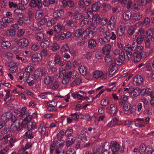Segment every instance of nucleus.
I'll list each match as a JSON object with an SVG mask.
<instances>
[{
  "label": "nucleus",
  "instance_id": "obj_7",
  "mask_svg": "<svg viewBox=\"0 0 154 154\" xmlns=\"http://www.w3.org/2000/svg\"><path fill=\"white\" fill-rule=\"evenodd\" d=\"M25 122L24 119L22 123L20 124L19 121H17L16 122V124H15L14 126V128L17 131H20L23 128L24 129H26V126L25 125L26 124Z\"/></svg>",
  "mask_w": 154,
  "mask_h": 154
},
{
  "label": "nucleus",
  "instance_id": "obj_1",
  "mask_svg": "<svg viewBox=\"0 0 154 154\" xmlns=\"http://www.w3.org/2000/svg\"><path fill=\"white\" fill-rule=\"evenodd\" d=\"M32 116H28L26 117V118H24V121L26 122V124H25L26 129L32 130L36 128L35 122L31 121L32 119Z\"/></svg>",
  "mask_w": 154,
  "mask_h": 154
},
{
  "label": "nucleus",
  "instance_id": "obj_10",
  "mask_svg": "<svg viewBox=\"0 0 154 154\" xmlns=\"http://www.w3.org/2000/svg\"><path fill=\"white\" fill-rule=\"evenodd\" d=\"M111 144V148L113 153L114 154H117L119 150V144L116 142H113Z\"/></svg>",
  "mask_w": 154,
  "mask_h": 154
},
{
  "label": "nucleus",
  "instance_id": "obj_37",
  "mask_svg": "<svg viewBox=\"0 0 154 154\" xmlns=\"http://www.w3.org/2000/svg\"><path fill=\"white\" fill-rule=\"evenodd\" d=\"M1 47L4 49L9 48L11 46L10 42L5 40L1 44Z\"/></svg>",
  "mask_w": 154,
  "mask_h": 154
},
{
  "label": "nucleus",
  "instance_id": "obj_50",
  "mask_svg": "<svg viewBox=\"0 0 154 154\" xmlns=\"http://www.w3.org/2000/svg\"><path fill=\"white\" fill-rule=\"evenodd\" d=\"M25 32V30L23 29H20L17 32V36L18 37L20 38L23 36Z\"/></svg>",
  "mask_w": 154,
  "mask_h": 154
},
{
  "label": "nucleus",
  "instance_id": "obj_24",
  "mask_svg": "<svg viewBox=\"0 0 154 154\" xmlns=\"http://www.w3.org/2000/svg\"><path fill=\"white\" fill-rule=\"evenodd\" d=\"M128 97L125 95H123L119 101V105L122 106L123 104L127 102H128L127 100H128Z\"/></svg>",
  "mask_w": 154,
  "mask_h": 154
},
{
  "label": "nucleus",
  "instance_id": "obj_55",
  "mask_svg": "<svg viewBox=\"0 0 154 154\" xmlns=\"http://www.w3.org/2000/svg\"><path fill=\"white\" fill-rule=\"evenodd\" d=\"M150 40L148 38L145 37L144 38V42H145L146 47L147 48H150Z\"/></svg>",
  "mask_w": 154,
  "mask_h": 154
},
{
  "label": "nucleus",
  "instance_id": "obj_14",
  "mask_svg": "<svg viewBox=\"0 0 154 154\" xmlns=\"http://www.w3.org/2000/svg\"><path fill=\"white\" fill-rule=\"evenodd\" d=\"M62 4L63 7H68L70 8L73 7L74 5V1L72 0H63Z\"/></svg>",
  "mask_w": 154,
  "mask_h": 154
},
{
  "label": "nucleus",
  "instance_id": "obj_28",
  "mask_svg": "<svg viewBox=\"0 0 154 154\" xmlns=\"http://www.w3.org/2000/svg\"><path fill=\"white\" fill-rule=\"evenodd\" d=\"M122 53L121 56H119L118 58H116L114 60L115 63L116 64L120 65H121L123 62L124 61V59L122 58V54L124 55Z\"/></svg>",
  "mask_w": 154,
  "mask_h": 154
},
{
  "label": "nucleus",
  "instance_id": "obj_9",
  "mask_svg": "<svg viewBox=\"0 0 154 154\" xmlns=\"http://www.w3.org/2000/svg\"><path fill=\"white\" fill-rule=\"evenodd\" d=\"M116 20L113 16H112L108 23L107 27L109 30H112L115 27Z\"/></svg>",
  "mask_w": 154,
  "mask_h": 154
},
{
  "label": "nucleus",
  "instance_id": "obj_20",
  "mask_svg": "<svg viewBox=\"0 0 154 154\" xmlns=\"http://www.w3.org/2000/svg\"><path fill=\"white\" fill-rule=\"evenodd\" d=\"M75 137L72 136H70L68 137L66 141V146L68 147L73 144L75 142Z\"/></svg>",
  "mask_w": 154,
  "mask_h": 154
},
{
  "label": "nucleus",
  "instance_id": "obj_5",
  "mask_svg": "<svg viewBox=\"0 0 154 154\" xmlns=\"http://www.w3.org/2000/svg\"><path fill=\"white\" fill-rule=\"evenodd\" d=\"M29 6L33 8L40 9L42 7L41 0H32L29 3Z\"/></svg>",
  "mask_w": 154,
  "mask_h": 154
},
{
  "label": "nucleus",
  "instance_id": "obj_19",
  "mask_svg": "<svg viewBox=\"0 0 154 154\" xmlns=\"http://www.w3.org/2000/svg\"><path fill=\"white\" fill-rule=\"evenodd\" d=\"M14 13L16 15L15 19L16 20L22 19L24 17V15L22 12L18 9H15L14 11Z\"/></svg>",
  "mask_w": 154,
  "mask_h": 154
},
{
  "label": "nucleus",
  "instance_id": "obj_18",
  "mask_svg": "<svg viewBox=\"0 0 154 154\" xmlns=\"http://www.w3.org/2000/svg\"><path fill=\"white\" fill-rule=\"evenodd\" d=\"M97 42L94 39H90L88 42V47L90 49H93L97 46Z\"/></svg>",
  "mask_w": 154,
  "mask_h": 154
},
{
  "label": "nucleus",
  "instance_id": "obj_49",
  "mask_svg": "<svg viewBox=\"0 0 154 154\" xmlns=\"http://www.w3.org/2000/svg\"><path fill=\"white\" fill-rule=\"evenodd\" d=\"M26 112V109L24 108H22L20 111V115H21L23 118H26V117L28 116H31L27 113L25 114V112Z\"/></svg>",
  "mask_w": 154,
  "mask_h": 154
},
{
  "label": "nucleus",
  "instance_id": "obj_33",
  "mask_svg": "<svg viewBox=\"0 0 154 154\" xmlns=\"http://www.w3.org/2000/svg\"><path fill=\"white\" fill-rule=\"evenodd\" d=\"M64 29V26L60 23H57V25L55 26L54 28V31L58 33L61 30H63Z\"/></svg>",
  "mask_w": 154,
  "mask_h": 154
},
{
  "label": "nucleus",
  "instance_id": "obj_3",
  "mask_svg": "<svg viewBox=\"0 0 154 154\" xmlns=\"http://www.w3.org/2000/svg\"><path fill=\"white\" fill-rule=\"evenodd\" d=\"M72 10L73 11V18L75 20H79L85 17L83 14H82V13H79L77 11V8H75L72 9Z\"/></svg>",
  "mask_w": 154,
  "mask_h": 154
},
{
  "label": "nucleus",
  "instance_id": "obj_27",
  "mask_svg": "<svg viewBox=\"0 0 154 154\" xmlns=\"http://www.w3.org/2000/svg\"><path fill=\"white\" fill-rule=\"evenodd\" d=\"M56 63L54 61L52 60L49 61L48 63V65L50 67V69L53 72H55L57 70L56 67Z\"/></svg>",
  "mask_w": 154,
  "mask_h": 154
},
{
  "label": "nucleus",
  "instance_id": "obj_23",
  "mask_svg": "<svg viewBox=\"0 0 154 154\" xmlns=\"http://www.w3.org/2000/svg\"><path fill=\"white\" fill-rule=\"evenodd\" d=\"M54 77L53 76H46L44 79V82L46 85L51 84L53 82Z\"/></svg>",
  "mask_w": 154,
  "mask_h": 154
},
{
  "label": "nucleus",
  "instance_id": "obj_58",
  "mask_svg": "<svg viewBox=\"0 0 154 154\" xmlns=\"http://www.w3.org/2000/svg\"><path fill=\"white\" fill-rule=\"evenodd\" d=\"M34 69V68L32 66L29 65L25 68V70L26 72L30 73V72H32L33 71Z\"/></svg>",
  "mask_w": 154,
  "mask_h": 154
},
{
  "label": "nucleus",
  "instance_id": "obj_25",
  "mask_svg": "<svg viewBox=\"0 0 154 154\" xmlns=\"http://www.w3.org/2000/svg\"><path fill=\"white\" fill-rule=\"evenodd\" d=\"M144 120L143 119H137L135 121V125L137 127H142L145 126L143 123Z\"/></svg>",
  "mask_w": 154,
  "mask_h": 154
},
{
  "label": "nucleus",
  "instance_id": "obj_52",
  "mask_svg": "<svg viewBox=\"0 0 154 154\" xmlns=\"http://www.w3.org/2000/svg\"><path fill=\"white\" fill-rule=\"evenodd\" d=\"M102 16L101 15L96 14L94 15L92 19L94 21H100L101 19Z\"/></svg>",
  "mask_w": 154,
  "mask_h": 154
},
{
  "label": "nucleus",
  "instance_id": "obj_51",
  "mask_svg": "<svg viewBox=\"0 0 154 154\" xmlns=\"http://www.w3.org/2000/svg\"><path fill=\"white\" fill-rule=\"evenodd\" d=\"M121 3H123L125 5H127V8L129 9L132 4V1L130 0H124Z\"/></svg>",
  "mask_w": 154,
  "mask_h": 154
},
{
  "label": "nucleus",
  "instance_id": "obj_11",
  "mask_svg": "<svg viewBox=\"0 0 154 154\" xmlns=\"http://www.w3.org/2000/svg\"><path fill=\"white\" fill-rule=\"evenodd\" d=\"M143 82V79L140 75L136 76L133 80V84L137 86L142 84Z\"/></svg>",
  "mask_w": 154,
  "mask_h": 154
},
{
  "label": "nucleus",
  "instance_id": "obj_12",
  "mask_svg": "<svg viewBox=\"0 0 154 154\" xmlns=\"http://www.w3.org/2000/svg\"><path fill=\"white\" fill-rule=\"evenodd\" d=\"M42 57L40 54L36 53L32 55L31 60L33 62H40L42 61Z\"/></svg>",
  "mask_w": 154,
  "mask_h": 154
},
{
  "label": "nucleus",
  "instance_id": "obj_44",
  "mask_svg": "<svg viewBox=\"0 0 154 154\" xmlns=\"http://www.w3.org/2000/svg\"><path fill=\"white\" fill-rule=\"evenodd\" d=\"M133 48H134V47L132 48L131 45L128 44L125 45L124 47V50L126 51V52L128 53H132L131 51H133Z\"/></svg>",
  "mask_w": 154,
  "mask_h": 154
},
{
  "label": "nucleus",
  "instance_id": "obj_2",
  "mask_svg": "<svg viewBox=\"0 0 154 154\" xmlns=\"http://www.w3.org/2000/svg\"><path fill=\"white\" fill-rule=\"evenodd\" d=\"M101 149V154H109L108 151L109 149V143L105 142L103 144L100 146V147Z\"/></svg>",
  "mask_w": 154,
  "mask_h": 154
},
{
  "label": "nucleus",
  "instance_id": "obj_42",
  "mask_svg": "<svg viewBox=\"0 0 154 154\" xmlns=\"http://www.w3.org/2000/svg\"><path fill=\"white\" fill-rule=\"evenodd\" d=\"M38 71L40 72L41 75L42 76H45L47 73V69L45 68L38 69Z\"/></svg>",
  "mask_w": 154,
  "mask_h": 154
},
{
  "label": "nucleus",
  "instance_id": "obj_31",
  "mask_svg": "<svg viewBox=\"0 0 154 154\" xmlns=\"http://www.w3.org/2000/svg\"><path fill=\"white\" fill-rule=\"evenodd\" d=\"M100 6V3L99 2H96L92 5L91 9L93 11H96L99 9Z\"/></svg>",
  "mask_w": 154,
  "mask_h": 154
},
{
  "label": "nucleus",
  "instance_id": "obj_56",
  "mask_svg": "<svg viewBox=\"0 0 154 154\" xmlns=\"http://www.w3.org/2000/svg\"><path fill=\"white\" fill-rule=\"evenodd\" d=\"M14 17H7L3 18L5 22L8 23H10L11 22L14 23Z\"/></svg>",
  "mask_w": 154,
  "mask_h": 154
},
{
  "label": "nucleus",
  "instance_id": "obj_21",
  "mask_svg": "<svg viewBox=\"0 0 154 154\" xmlns=\"http://www.w3.org/2000/svg\"><path fill=\"white\" fill-rule=\"evenodd\" d=\"M91 23V22L89 21L88 18H84L81 21L80 24V26L82 27L85 26H86L88 27Z\"/></svg>",
  "mask_w": 154,
  "mask_h": 154
},
{
  "label": "nucleus",
  "instance_id": "obj_15",
  "mask_svg": "<svg viewBox=\"0 0 154 154\" xmlns=\"http://www.w3.org/2000/svg\"><path fill=\"white\" fill-rule=\"evenodd\" d=\"M93 76L94 78L97 79L100 77H102V79H105L106 78V75L103 74L101 71H96L94 73Z\"/></svg>",
  "mask_w": 154,
  "mask_h": 154
},
{
  "label": "nucleus",
  "instance_id": "obj_32",
  "mask_svg": "<svg viewBox=\"0 0 154 154\" xmlns=\"http://www.w3.org/2000/svg\"><path fill=\"white\" fill-rule=\"evenodd\" d=\"M35 38L36 40L38 41H41L44 39V35L42 32H39L37 33L35 36Z\"/></svg>",
  "mask_w": 154,
  "mask_h": 154
},
{
  "label": "nucleus",
  "instance_id": "obj_4",
  "mask_svg": "<svg viewBox=\"0 0 154 154\" xmlns=\"http://www.w3.org/2000/svg\"><path fill=\"white\" fill-rule=\"evenodd\" d=\"M96 27L94 24H91L90 26L88 29V36L89 38H92L96 34V31H95Z\"/></svg>",
  "mask_w": 154,
  "mask_h": 154
},
{
  "label": "nucleus",
  "instance_id": "obj_22",
  "mask_svg": "<svg viewBox=\"0 0 154 154\" xmlns=\"http://www.w3.org/2000/svg\"><path fill=\"white\" fill-rule=\"evenodd\" d=\"M84 30L83 29H80L76 30L75 32V36L77 38H80L83 36Z\"/></svg>",
  "mask_w": 154,
  "mask_h": 154
},
{
  "label": "nucleus",
  "instance_id": "obj_6",
  "mask_svg": "<svg viewBox=\"0 0 154 154\" xmlns=\"http://www.w3.org/2000/svg\"><path fill=\"white\" fill-rule=\"evenodd\" d=\"M17 44L20 48H25L28 45V40L26 38H24L19 40Z\"/></svg>",
  "mask_w": 154,
  "mask_h": 154
},
{
  "label": "nucleus",
  "instance_id": "obj_64",
  "mask_svg": "<svg viewBox=\"0 0 154 154\" xmlns=\"http://www.w3.org/2000/svg\"><path fill=\"white\" fill-rule=\"evenodd\" d=\"M135 29L133 27H130L128 29V33L130 35H132L135 32Z\"/></svg>",
  "mask_w": 154,
  "mask_h": 154
},
{
  "label": "nucleus",
  "instance_id": "obj_36",
  "mask_svg": "<svg viewBox=\"0 0 154 154\" xmlns=\"http://www.w3.org/2000/svg\"><path fill=\"white\" fill-rule=\"evenodd\" d=\"M79 70L80 73L83 76H85L87 74V70L84 66H82L79 68Z\"/></svg>",
  "mask_w": 154,
  "mask_h": 154
},
{
  "label": "nucleus",
  "instance_id": "obj_59",
  "mask_svg": "<svg viewBox=\"0 0 154 154\" xmlns=\"http://www.w3.org/2000/svg\"><path fill=\"white\" fill-rule=\"evenodd\" d=\"M25 135L27 138L29 139L32 138L34 137L32 132L30 130L28 131L25 133Z\"/></svg>",
  "mask_w": 154,
  "mask_h": 154
},
{
  "label": "nucleus",
  "instance_id": "obj_30",
  "mask_svg": "<svg viewBox=\"0 0 154 154\" xmlns=\"http://www.w3.org/2000/svg\"><path fill=\"white\" fill-rule=\"evenodd\" d=\"M53 142L55 144V146L56 147L61 149L64 145V141L63 140H58L56 142L54 141H53Z\"/></svg>",
  "mask_w": 154,
  "mask_h": 154
},
{
  "label": "nucleus",
  "instance_id": "obj_13",
  "mask_svg": "<svg viewBox=\"0 0 154 154\" xmlns=\"http://www.w3.org/2000/svg\"><path fill=\"white\" fill-rule=\"evenodd\" d=\"M111 48V45L109 44L105 45L103 47L102 51L104 54H109Z\"/></svg>",
  "mask_w": 154,
  "mask_h": 154
},
{
  "label": "nucleus",
  "instance_id": "obj_60",
  "mask_svg": "<svg viewBox=\"0 0 154 154\" xmlns=\"http://www.w3.org/2000/svg\"><path fill=\"white\" fill-rule=\"evenodd\" d=\"M59 85V82L57 81H55L51 87V88L54 90H56L58 88Z\"/></svg>",
  "mask_w": 154,
  "mask_h": 154
},
{
  "label": "nucleus",
  "instance_id": "obj_53",
  "mask_svg": "<svg viewBox=\"0 0 154 154\" xmlns=\"http://www.w3.org/2000/svg\"><path fill=\"white\" fill-rule=\"evenodd\" d=\"M49 45L50 42L48 40L43 41L40 44L41 47L43 48H46Z\"/></svg>",
  "mask_w": 154,
  "mask_h": 154
},
{
  "label": "nucleus",
  "instance_id": "obj_41",
  "mask_svg": "<svg viewBox=\"0 0 154 154\" xmlns=\"http://www.w3.org/2000/svg\"><path fill=\"white\" fill-rule=\"evenodd\" d=\"M134 61L135 62H137L140 60L141 57V53L140 52H137L134 54Z\"/></svg>",
  "mask_w": 154,
  "mask_h": 154
},
{
  "label": "nucleus",
  "instance_id": "obj_61",
  "mask_svg": "<svg viewBox=\"0 0 154 154\" xmlns=\"http://www.w3.org/2000/svg\"><path fill=\"white\" fill-rule=\"evenodd\" d=\"M141 7L140 5L137 4V5L134 3V4L132 6V9L134 11H138L140 8Z\"/></svg>",
  "mask_w": 154,
  "mask_h": 154
},
{
  "label": "nucleus",
  "instance_id": "obj_63",
  "mask_svg": "<svg viewBox=\"0 0 154 154\" xmlns=\"http://www.w3.org/2000/svg\"><path fill=\"white\" fill-rule=\"evenodd\" d=\"M111 113L115 114L117 111V106L114 104H111L110 106Z\"/></svg>",
  "mask_w": 154,
  "mask_h": 154
},
{
  "label": "nucleus",
  "instance_id": "obj_8",
  "mask_svg": "<svg viewBox=\"0 0 154 154\" xmlns=\"http://www.w3.org/2000/svg\"><path fill=\"white\" fill-rule=\"evenodd\" d=\"M99 31L104 39H107L106 41H110V33L108 31L105 30V28H101Z\"/></svg>",
  "mask_w": 154,
  "mask_h": 154
},
{
  "label": "nucleus",
  "instance_id": "obj_54",
  "mask_svg": "<svg viewBox=\"0 0 154 154\" xmlns=\"http://www.w3.org/2000/svg\"><path fill=\"white\" fill-rule=\"evenodd\" d=\"M4 19H2V21H0V28L3 29L6 28L8 26L7 23L3 20Z\"/></svg>",
  "mask_w": 154,
  "mask_h": 154
},
{
  "label": "nucleus",
  "instance_id": "obj_46",
  "mask_svg": "<svg viewBox=\"0 0 154 154\" xmlns=\"http://www.w3.org/2000/svg\"><path fill=\"white\" fill-rule=\"evenodd\" d=\"M133 17L134 20H138L142 18V15L140 13H137L133 14Z\"/></svg>",
  "mask_w": 154,
  "mask_h": 154
},
{
  "label": "nucleus",
  "instance_id": "obj_34",
  "mask_svg": "<svg viewBox=\"0 0 154 154\" xmlns=\"http://www.w3.org/2000/svg\"><path fill=\"white\" fill-rule=\"evenodd\" d=\"M44 15L43 11L42 10H38L35 13V19L38 20L42 18Z\"/></svg>",
  "mask_w": 154,
  "mask_h": 154
},
{
  "label": "nucleus",
  "instance_id": "obj_45",
  "mask_svg": "<svg viewBox=\"0 0 154 154\" xmlns=\"http://www.w3.org/2000/svg\"><path fill=\"white\" fill-rule=\"evenodd\" d=\"M55 39L57 40H63L66 38L65 33H61L60 35H56L55 37Z\"/></svg>",
  "mask_w": 154,
  "mask_h": 154
},
{
  "label": "nucleus",
  "instance_id": "obj_17",
  "mask_svg": "<svg viewBox=\"0 0 154 154\" xmlns=\"http://www.w3.org/2000/svg\"><path fill=\"white\" fill-rule=\"evenodd\" d=\"M71 78H72V77L70 72H68L64 76L62 80V83L64 85L66 84L69 82L70 79Z\"/></svg>",
  "mask_w": 154,
  "mask_h": 154
},
{
  "label": "nucleus",
  "instance_id": "obj_39",
  "mask_svg": "<svg viewBox=\"0 0 154 154\" xmlns=\"http://www.w3.org/2000/svg\"><path fill=\"white\" fill-rule=\"evenodd\" d=\"M146 148L147 147L144 144H141L139 147L138 152L140 154H142L146 151Z\"/></svg>",
  "mask_w": 154,
  "mask_h": 154
},
{
  "label": "nucleus",
  "instance_id": "obj_47",
  "mask_svg": "<svg viewBox=\"0 0 154 154\" xmlns=\"http://www.w3.org/2000/svg\"><path fill=\"white\" fill-rule=\"evenodd\" d=\"M86 96L85 94L83 91H80L78 92L77 95V98L79 100H80L84 98Z\"/></svg>",
  "mask_w": 154,
  "mask_h": 154
},
{
  "label": "nucleus",
  "instance_id": "obj_48",
  "mask_svg": "<svg viewBox=\"0 0 154 154\" xmlns=\"http://www.w3.org/2000/svg\"><path fill=\"white\" fill-rule=\"evenodd\" d=\"M81 82V80L79 78H77L74 80L71 84L72 87L77 86L79 85Z\"/></svg>",
  "mask_w": 154,
  "mask_h": 154
},
{
  "label": "nucleus",
  "instance_id": "obj_16",
  "mask_svg": "<svg viewBox=\"0 0 154 154\" xmlns=\"http://www.w3.org/2000/svg\"><path fill=\"white\" fill-rule=\"evenodd\" d=\"M147 36L146 37L152 41H154V28H150L147 31Z\"/></svg>",
  "mask_w": 154,
  "mask_h": 154
},
{
  "label": "nucleus",
  "instance_id": "obj_57",
  "mask_svg": "<svg viewBox=\"0 0 154 154\" xmlns=\"http://www.w3.org/2000/svg\"><path fill=\"white\" fill-rule=\"evenodd\" d=\"M17 141V139L15 137H11L9 140V146L12 147H13L14 145V143Z\"/></svg>",
  "mask_w": 154,
  "mask_h": 154
},
{
  "label": "nucleus",
  "instance_id": "obj_35",
  "mask_svg": "<svg viewBox=\"0 0 154 154\" xmlns=\"http://www.w3.org/2000/svg\"><path fill=\"white\" fill-rule=\"evenodd\" d=\"M131 13L128 10L125 11L123 14L124 19L126 20H129L131 18Z\"/></svg>",
  "mask_w": 154,
  "mask_h": 154
},
{
  "label": "nucleus",
  "instance_id": "obj_29",
  "mask_svg": "<svg viewBox=\"0 0 154 154\" xmlns=\"http://www.w3.org/2000/svg\"><path fill=\"white\" fill-rule=\"evenodd\" d=\"M124 55L122 54V58L124 59V61L126 60H128L130 58H131V56L132 55L133 53H128L127 52H126V54L124 51H122L121 52L119 56H121L122 55V53Z\"/></svg>",
  "mask_w": 154,
  "mask_h": 154
},
{
  "label": "nucleus",
  "instance_id": "obj_43",
  "mask_svg": "<svg viewBox=\"0 0 154 154\" xmlns=\"http://www.w3.org/2000/svg\"><path fill=\"white\" fill-rule=\"evenodd\" d=\"M84 0H80L78 3L79 8L82 11H84L86 9V6L84 5L83 3Z\"/></svg>",
  "mask_w": 154,
  "mask_h": 154
},
{
  "label": "nucleus",
  "instance_id": "obj_40",
  "mask_svg": "<svg viewBox=\"0 0 154 154\" xmlns=\"http://www.w3.org/2000/svg\"><path fill=\"white\" fill-rule=\"evenodd\" d=\"M147 31L145 30L143 28L139 29L137 34L140 35V36H144L145 35L147 34Z\"/></svg>",
  "mask_w": 154,
  "mask_h": 154
},
{
  "label": "nucleus",
  "instance_id": "obj_38",
  "mask_svg": "<svg viewBox=\"0 0 154 154\" xmlns=\"http://www.w3.org/2000/svg\"><path fill=\"white\" fill-rule=\"evenodd\" d=\"M56 0H44L43 2V5L45 6H48L51 4H53L55 2Z\"/></svg>",
  "mask_w": 154,
  "mask_h": 154
},
{
  "label": "nucleus",
  "instance_id": "obj_26",
  "mask_svg": "<svg viewBox=\"0 0 154 154\" xmlns=\"http://www.w3.org/2000/svg\"><path fill=\"white\" fill-rule=\"evenodd\" d=\"M64 14V11L62 9L55 11L53 13V17L55 18H58L62 16Z\"/></svg>",
  "mask_w": 154,
  "mask_h": 154
},
{
  "label": "nucleus",
  "instance_id": "obj_62",
  "mask_svg": "<svg viewBox=\"0 0 154 154\" xmlns=\"http://www.w3.org/2000/svg\"><path fill=\"white\" fill-rule=\"evenodd\" d=\"M6 32L7 34H8L9 36H12L15 35L16 31L14 29H10L7 30Z\"/></svg>",
  "mask_w": 154,
  "mask_h": 154
}]
</instances>
